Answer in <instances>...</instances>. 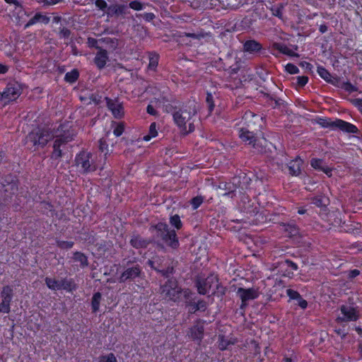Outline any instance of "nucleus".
Returning <instances> with one entry per match:
<instances>
[{
    "mask_svg": "<svg viewBox=\"0 0 362 362\" xmlns=\"http://www.w3.org/2000/svg\"><path fill=\"white\" fill-rule=\"evenodd\" d=\"M285 70L291 74H296L299 71L298 68L292 64H287L285 66Z\"/></svg>",
    "mask_w": 362,
    "mask_h": 362,
    "instance_id": "nucleus-38",
    "label": "nucleus"
},
{
    "mask_svg": "<svg viewBox=\"0 0 362 362\" xmlns=\"http://www.w3.org/2000/svg\"><path fill=\"white\" fill-rule=\"evenodd\" d=\"M6 2L8 3V4H13L14 5H16V7L19 5L18 1L16 0H5Z\"/></svg>",
    "mask_w": 362,
    "mask_h": 362,
    "instance_id": "nucleus-55",
    "label": "nucleus"
},
{
    "mask_svg": "<svg viewBox=\"0 0 362 362\" xmlns=\"http://www.w3.org/2000/svg\"><path fill=\"white\" fill-rule=\"evenodd\" d=\"M54 134L47 128H37L29 134L27 142H31L34 146L43 147L52 139Z\"/></svg>",
    "mask_w": 362,
    "mask_h": 362,
    "instance_id": "nucleus-2",
    "label": "nucleus"
},
{
    "mask_svg": "<svg viewBox=\"0 0 362 362\" xmlns=\"http://www.w3.org/2000/svg\"><path fill=\"white\" fill-rule=\"evenodd\" d=\"M125 8L124 6H117L115 11L116 13H122Z\"/></svg>",
    "mask_w": 362,
    "mask_h": 362,
    "instance_id": "nucleus-53",
    "label": "nucleus"
},
{
    "mask_svg": "<svg viewBox=\"0 0 362 362\" xmlns=\"http://www.w3.org/2000/svg\"><path fill=\"white\" fill-rule=\"evenodd\" d=\"M98 362H117V359L113 354H109L101 356L98 359Z\"/></svg>",
    "mask_w": 362,
    "mask_h": 362,
    "instance_id": "nucleus-34",
    "label": "nucleus"
},
{
    "mask_svg": "<svg viewBox=\"0 0 362 362\" xmlns=\"http://www.w3.org/2000/svg\"><path fill=\"white\" fill-rule=\"evenodd\" d=\"M140 273V269L137 267H134L130 269H127L124 271L120 279L122 281H126L129 279H134Z\"/></svg>",
    "mask_w": 362,
    "mask_h": 362,
    "instance_id": "nucleus-15",
    "label": "nucleus"
},
{
    "mask_svg": "<svg viewBox=\"0 0 362 362\" xmlns=\"http://www.w3.org/2000/svg\"><path fill=\"white\" fill-rule=\"evenodd\" d=\"M359 349H360V352H361V356H362V345H361V346H360V348H359Z\"/></svg>",
    "mask_w": 362,
    "mask_h": 362,
    "instance_id": "nucleus-61",
    "label": "nucleus"
},
{
    "mask_svg": "<svg viewBox=\"0 0 362 362\" xmlns=\"http://www.w3.org/2000/svg\"><path fill=\"white\" fill-rule=\"evenodd\" d=\"M107 55L105 50L99 51L95 58V63L99 69L103 68L107 62Z\"/></svg>",
    "mask_w": 362,
    "mask_h": 362,
    "instance_id": "nucleus-17",
    "label": "nucleus"
},
{
    "mask_svg": "<svg viewBox=\"0 0 362 362\" xmlns=\"http://www.w3.org/2000/svg\"><path fill=\"white\" fill-rule=\"evenodd\" d=\"M78 77V72L76 69H74L65 75V80L69 83H74Z\"/></svg>",
    "mask_w": 362,
    "mask_h": 362,
    "instance_id": "nucleus-29",
    "label": "nucleus"
},
{
    "mask_svg": "<svg viewBox=\"0 0 362 362\" xmlns=\"http://www.w3.org/2000/svg\"><path fill=\"white\" fill-rule=\"evenodd\" d=\"M105 100L108 109L115 117L120 118L124 115V110L121 103L117 100H111L107 98H105Z\"/></svg>",
    "mask_w": 362,
    "mask_h": 362,
    "instance_id": "nucleus-11",
    "label": "nucleus"
},
{
    "mask_svg": "<svg viewBox=\"0 0 362 362\" xmlns=\"http://www.w3.org/2000/svg\"><path fill=\"white\" fill-rule=\"evenodd\" d=\"M310 164L313 168L323 171L329 177L332 175V169L325 166L322 160L313 158Z\"/></svg>",
    "mask_w": 362,
    "mask_h": 362,
    "instance_id": "nucleus-13",
    "label": "nucleus"
},
{
    "mask_svg": "<svg viewBox=\"0 0 362 362\" xmlns=\"http://www.w3.org/2000/svg\"><path fill=\"white\" fill-rule=\"evenodd\" d=\"M132 245H134V246H136V240H132Z\"/></svg>",
    "mask_w": 362,
    "mask_h": 362,
    "instance_id": "nucleus-60",
    "label": "nucleus"
},
{
    "mask_svg": "<svg viewBox=\"0 0 362 362\" xmlns=\"http://www.w3.org/2000/svg\"><path fill=\"white\" fill-rule=\"evenodd\" d=\"M305 212V211L304 209H299L298 210V213L300 214H303Z\"/></svg>",
    "mask_w": 362,
    "mask_h": 362,
    "instance_id": "nucleus-58",
    "label": "nucleus"
},
{
    "mask_svg": "<svg viewBox=\"0 0 362 362\" xmlns=\"http://www.w3.org/2000/svg\"><path fill=\"white\" fill-rule=\"evenodd\" d=\"M202 202H203V199L202 197H197L192 199L191 204L192 205V207L194 209H196L201 205Z\"/></svg>",
    "mask_w": 362,
    "mask_h": 362,
    "instance_id": "nucleus-41",
    "label": "nucleus"
},
{
    "mask_svg": "<svg viewBox=\"0 0 362 362\" xmlns=\"http://www.w3.org/2000/svg\"><path fill=\"white\" fill-rule=\"evenodd\" d=\"M22 87L18 83H9L2 93H0V102L5 105L16 100L21 94Z\"/></svg>",
    "mask_w": 362,
    "mask_h": 362,
    "instance_id": "nucleus-6",
    "label": "nucleus"
},
{
    "mask_svg": "<svg viewBox=\"0 0 362 362\" xmlns=\"http://www.w3.org/2000/svg\"><path fill=\"white\" fill-rule=\"evenodd\" d=\"M318 123L322 127H336L339 129L348 132V133H356L358 130L357 127L354 124L343 121L341 119H336L334 121L327 120L326 119L320 118Z\"/></svg>",
    "mask_w": 362,
    "mask_h": 362,
    "instance_id": "nucleus-7",
    "label": "nucleus"
},
{
    "mask_svg": "<svg viewBox=\"0 0 362 362\" xmlns=\"http://www.w3.org/2000/svg\"><path fill=\"white\" fill-rule=\"evenodd\" d=\"M235 342V339H226L223 337L219 338L218 347L221 350H225L229 348L230 345L234 344Z\"/></svg>",
    "mask_w": 362,
    "mask_h": 362,
    "instance_id": "nucleus-25",
    "label": "nucleus"
},
{
    "mask_svg": "<svg viewBox=\"0 0 362 362\" xmlns=\"http://www.w3.org/2000/svg\"><path fill=\"white\" fill-rule=\"evenodd\" d=\"M204 328L202 325H197L190 330V336L194 340H200L203 336Z\"/></svg>",
    "mask_w": 362,
    "mask_h": 362,
    "instance_id": "nucleus-19",
    "label": "nucleus"
},
{
    "mask_svg": "<svg viewBox=\"0 0 362 362\" xmlns=\"http://www.w3.org/2000/svg\"><path fill=\"white\" fill-rule=\"evenodd\" d=\"M11 300L2 299L0 303V312L3 313H8L10 311V303Z\"/></svg>",
    "mask_w": 362,
    "mask_h": 362,
    "instance_id": "nucleus-33",
    "label": "nucleus"
},
{
    "mask_svg": "<svg viewBox=\"0 0 362 362\" xmlns=\"http://www.w3.org/2000/svg\"><path fill=\"white\" fill-rule=\"evenodd\" d=\"M360 274V272L358 269L351 270L348 272V276L349 278H354Z\"/></svg>",
    "mask_w": 362,
    "mask_h": 362,
    "instance_id": "nucleus-52",
    "label": "nucleus"
},
{
    "mask_svg": "<svg viewBox=\"0 0 362 362\" xmlns=\"http://www.w3.org/2000/svg\"><path fill=\"white\" fill-rule=\"evenodd\" d=\"M102 296L99 292L95 293L92 298L91 307L93 313L99 310Z\"/></svg>",
    "mask_w": 362,
    "mask_h": 362,
    "instance_id": "nucleus-23",
    "label": "nucleus"
},
{
    "mask_svg": "<svg viewBox=\"0 0 362 362\" xmlns=\"http://www.w3.org/2000/svg\"><path fill=\"white\" fill-rule=\"evenodd\" d=\"M284 362H292V360H291V358H285L284 359Z\"/></svg>",
    "mask_w": 362,
    "mask_h": 362,
    "instance_id": "nucleus-57",
    "label": "nucleus"
},
{
    "mask_svg": "<svg viewBox=\"0 0 362 362\" xmlns=\"http://www.w3.org/2000/svg\"><path fill=\"white\" fill-rule=\"evenodd\" d=\"M129 7L135 11H141L144 8V5L139 1H132L129 3Z\"/></svg>",
    "mask_w": 362,
    "mask_h": 362,
    "instance_id": "nucleus-37",
    "label": "nucleus"
},
{
    "mask_svg": "<svg viewBox=\"0 0 362 362\" xmlns=\"http://www.w3.org/2000/svg\"><path fill=\"white\" fill-rule=\"evenodd\" d=\"M170 222L171 225L177 229H180L182 227V222L180 221V216L177 215L171 216Z\"/></svg>",
    "mask_w": 362,
    "mask_h": 362,
    "instance_id": "nucleus-35",
    "label": "nucleus"
},
{
    "mask_svg": "<svg viewBox=\"0 0 362 362\" xmlns=\"http://www.w3.org/2000/svg\"><path fill=\"white\" fill-rule=\"evenodd\" d=\"M308 78L307 76H298L297 78L298 85L300 86H305L308 83Z\"/></svg>",
    "mask_w": 362,
    "mask_h": 362,
    "instance_id": "nucleus-44",
    "label": "nucleus"
},
{
    "mask_svg": "<svg viewBox=\"0 0 362 362\" xmlns=\"http://www.w3.org/2000/svg\"><path fill=\"white\" fill-rule=\"evenodd\" d=\"M158 135V129L156 122L151 123L149 127L148 134L145 135L143 139L146 141H150L151 139L156 137Z\"/></svg>",
    "mask_w": 362,
    "mask_h": 362,
    "instance_id": "nucleus-24",
    "label": "nucleus"
},
{
    "mask_svg": "<svg viewBox=\"0 0 362 362\" xmlns=\"http://www.w3.org/2000/svg\"><path fill=\"white\" fill-rule=\"evenodd\" d=\"M320 30H321L322 32H324V31H325V30H324V28H323L322 26L320 28Z\"/></svg>",
    "mask_w": 362,
    "mask_h": 362,
    "instance_id": "nucleus-62",
    "label": "nucleus"
},
{
    "mask_svg": "<svg viewBox=\"0 0 362 362\" xmlns=\"http://www.w3.org/2000/svg\"><path fill=\"white\" fill-rule=\"evenodd\" d=\"M317 73L320 76L321 78H322L326 81H330L332 78V76L328 72L327 69H325L323 67H318L317 68Z\"/></svg>",
    "mask_w": 362,
    "mask_h": 362,
    "instance_id": "nucleus-30",
    "label": "nucleus"
},
{
    "mask_svg": "<svg viewBox=\"0 0 362 362\" xmlns=\"http://www.w3.org/2000/svg\"><path fill=\"white\" fill-rule=\"evenodd\" d=\"M197 289L200 294H206L210 291L212 293H223V288L219 286L216 275L211 274L206 279H199Z\"/></svg>",
    "mask_w": 362,
    "mask_h": 362,
    "instance_id": "nucleus-4",
    "label": "nucleus"
},
{
    "mask_svg": "<svg viewBox=\"0 0 362 362\" xmlns=\"http://www.w3.org/2000/svg\"><path fill=\"white\" fill-rule=\"evenodd\" d=\"M341 313L342 317H338L339 320L342 321H355L358 317V311L353 305H343L341 308Z\"/></svg>",
    "mask_w": 362,
    "mask_h": 362,
    "instance_id": "nucleus-10",
    "label": "nucleus"
},
{
    "mask_svg": "<svg viewBox=\"0 0 362 362\" xmlns=\"http://www.w3.org/2000/svg\"><path fill=\"white\" fill-rule=\"evenodd\" d=\"M303 160L300 158H296L292 160L288 165V169L291 174L298 175L301 170Z\"/></svg>",
    "mask_w": 362,
    "mask_h": 362,
    "instance_id": "nucleus-16",
    "label": "nucleus"
},
{
    "mask_svg": "<svg viewBox=\"0 0 362 362\" xmlns=\"http://www.w3.org/2000/svg\"><path fill=\"white\" fill-rule=\"evenodd\" d=\"M196 115L194 107L188 106L175 112L173 119L180 131L183 134H188L194 131V122Z\"/></svg>",
    "mask_w": 362,
    "mask_h": 362,
    "instance_id": "nucleus-1",
    "label": "nucleus"
},
{
    "mask_svg": "<svg viewBox=\"0 0 362 362\" xmlns=\"http://www.w3.org/2000/svg\"><path fill=\"white\" fill-rule=\"evenodd\" d=\"M99 147L100 150L105 153V156L108 153V146L105 139H100Z\"/></svg>",
    "mask_w": 362,
    "mask_h": 362,
    "instance_id": "nucleus-40",
    "label": "nucleus"
},
{
    "mask_svg": "<svg viewBox=\"0 0 362 362\" xmlns=\"http://www.w3.org/2000/svg\"><path fill=\"white\" fill-rule=\"evenodd\" d=\"M156 228L160 233V235L172 247L175 248L178 246V240L176 238V233L174 230H168V226L164 223H159Z\"/></svg>",
    "mask_w": 362,
    "mask_h": 362,
    "instance_id": "nucleus-8",
    "label": "nucleus"
},
{
    "mask_svg": "<svg viewBox=\"0 0 362 362\" xmlns=\"http://www.w3.org/2000/svg\"><path fill=\"white\" fill-rule=\"evenodd\" d=\"M326 204H327V200L324 199L320 205H325V206Z\"/></svg>",
    "mask_w": 362,
    "mask_h": 362,
    "instance_id": "nucleus-59",
    "label": "nucleus"
},
{
    "mask_svg": "<svg viewBox=\"0 0 362 362\" xmlns=\"http://www.w3.org/2000/svg\"><path fill=\"white\" fill-rule=\"evenodd\" d=\"M159 102L157 100H153L147 107V112L151 115H156L157 111L156 108L158 107Z\"/></svg>",
    "mask_w": 362,
    "mask_h": 362,
    "instance_id": "nucleus-32",
    "label": "nucleus"
},
{
    "mask_svg": "<svg viewBox=\"0 0 362 362\" xmlns=\"http://www.w3.org/2000/svg\"><path fill=\"white\" fill-rule=\"evenodd\" d=\"M62 0H42L41 2L45 5H55L60 2Z\"/></svg>",
    "mask_w": 362,
    "mask_h": 362,
    "instance_id": "nucleus-51",
    "label": "nucleus"
},
{
    "mask_svg": "<svg viewBox=\"0 0 362 362\" xmlns=\"http://www.w3.org/2000/svg\"><path fill=\"white\" fill-rule=\"evenodd\" d=\"M148 262H149V264H151V265L152 264V262L151 261H149Z\"/></svg>",
    "mask_w": 362,
    "mask_h": 362,
    "instance_id": "nucleus-63",
    "label": "nucleus"
},
{
    "mask_svg": "<svg viewBox=\"0 0 362 362\" xmlns=\"http://www.w3.org/2000/svg\"><path fill=\"white\" fill-rule=\"evenodd\" d=\"M16 19L18 24H23L26 22V18L28 17L26 11L22 8L21 5H18L16 7Z\"/></svg>",
    "mask_w": 362,
    "mask_h": 362,
    "instance_id": "nucleus-22",
    "label": "nucleus"
},
{
    "mask_svg": "<svg viewBox=\"0 0 362 362\" xmlns=\"http://www.w3.org/2000/svg\"><path fill=\"white\" fill-rule=\"evenodd\" d=\"M237 294L242 300L241 307H243L246 305L247 301L258 298L260 292L257 288H239L237 291Z\"/></svg>",
    "mask_w": 362,
    "mask_h": 362,
    "instance_id": "nucleus-9",
    "label": "nucleus"
},
{
    "mask_svg": "<svg viewBox=\"0 0 362 362\" xmlns=\"http://www.w3.org/2000/svg\"><path fill=\"white\" fill-rule=\"evenodd\" d=\"M8 71V67L6 65L0 64V74H5Z\"/></svg>",
    "mask_w": 362,
    "mask_h": 362,
    "instance_id": "nucleus-54",
    "label": "nucleus"
},
{
    "mask_svg": "<svg viewBox=\"0 0 362 362\" xmlns=\"http://www.w3.org/2000/svg\"><path fill=\"white\" fill-rule=\"evenodd\" d=\"M282 267H284V268L286 267L291 270V272H289L286 274H284L285 276H290L291 274H293V271H296L298 269V267L295 263H293L291 261H288V260H286L282 263Z\"/></svg>",
    "mask_w": 362,
    "mask_h": 362,
    "instance_id": "nucleus-27",
    "label": "nucleus"
},
{
    "mask_svg": "<svg viewBox=\"0 0 362 362\" xmlns=\"http://www.w3.org/2000/svg\"><path fill=\"white\" fill-rule=\"evenodd\" d=\"M49 21V18L41 15L40 13H37L35 15L34 17H33L31 19L29 20L28 23H26L25 28H28L37 22H42L44 23H47Z\"/></svg>",
    "mask_w": 362,
    "mask_h": 362,
    "instance_id": "nucleus-21",
    "label": "nucleus"
},
{
    "mask_svg": "<svg viewBox=\"0 0 362 362\" xmlns=\"http://www.w3.org/2000/svg\"><path fill=\"white\" fill-rule=\"evenodd\" d=\"M158 63V56L156 54H151L149 56V64L148 68L154 69Z\"/></svg>",
    "mask_w": 362,
    "mask_h": 362,
    "instance_id": "nucleus-31",
    "label": "nucleus"
},
{
    "mask_svg": "<svg viewBox=\"0 0 362 362\" xmlns=\"http://www.w3.org/2000/svg\"><path fill=\"white\" fill-rule=\"evenodd\" d=\"M298 305L303 309H305L307 308L308 303L307 301L304 299H303L301 297H299L297 300Z\"/></svg>",
    "mask_w": 362,
    "mask_h": 362,
    "instance_id": "nucleus-49",
    "label": "nucleus"
},
{
    "mask_svg": "<svg viewBox=\"0 0 362 362\" xmlns=\"http://www.w3.org/2000/svg\"><path fill=\"white\" fill-rule=\"evenodd\" d=\"M13 296V288L11 286H6L3 288L1 291L2 299L11 300Z\"/></svg>",
    "mask_w": 362,
    "mask_h": 362,
    "instance_id": "nucleus-28",
    "label": "nucleus"
},
{
    "mask_svg": "<svg viewBox=\"0 0 362 362\" xmlns=\"http://www.w3.org/2000/svg\"><path fill=\"white\" fill-rule=\"evenodd\" d=\"M46 284L47 287L52 290H59L64 286V284L61 281H57L54 279L46 278Z\"/></svg>",
    "mask_w": 362,
    "mask_h": 362,
    "instance_id": "nucleus-20",
    "label": "nucleus"
},
{
    "mask_svg": "<svg viewBox=\"0 0 362 362\" xmlns=\"http://www.w3.org/2000/svg\"><path fill=\"white\" fill-rule=\"evenodd\" d=\"M277 49L282 53L285 54H287L288 56H291V57H296L297 56L296 53L295 52V51L286 46V45H277Z\"/></svg>",
    "mask_w": 362,
    "mask_h": 362,
    "instance_id": "nucleus-26",
    "label": "nucleus"
},
{
    "mask_svg": "<svg viewBox=\"0 0 362 362\" xmlns=\"http://www.w3.org/2000/svg\"><path fill=\"white\" fill-rule=\"evenodd\" d=\"M76 163L78 170L81 172H90L98 168H102V165L95 161L93 155L88 152H81L76 157Z\"/></svg>",
    "mask_w": 362,
    "mask_h": 362,
    "instance_id": "nucleus-3",
    "label": "nucleus"
},
{
    "mask_svg": "<svg viewBox=\"0 0 362 362\" xmlns=\"http://www.w3.org/2000/svg\"><path fill=\"white\" fill-rule=\"evenodd\" d=\"M286 293L291 299L298 300L300 297L298 292L291 289H288Z\"/></svg>",
    "mask_w": 362,
    "mask_h": 362,
    "instance_id": "nucleus-42",
    "label": "nucleus"
},
{
    "mask_svg": "<svg viewBox=\"0 0 362 362\" xmlns=\"http://www.w3.org/2000/svg\"><path fill=\"white\" fill-rule=\"evenodd\" d=\"M252 118H259L257 115H255L253 112L249 111L245 112L243 119L248 122H250V119Z\"/></svg>",
    "mask_w": 362,
    "mask_h": 362,
    "instance_id": "nucleus-46",
    "label": "nucleus"
},
{
    "mask_svg": "<svg viewBox=\"0 0 362 362\" xmlns=\"http://www.w3.org/2000/svg\"><path fill=\"white\" fill-rule=\"evenodd\" d=\"M261 48V45L255 40L247 41L244 45V49L250 53L257 52L259 51Z\"/></svg>",
    "mask_w": 362,
    "mask_h": 362,
    "instance_id": "nucleus-18",
    "label": "nucleus"
},
{
    "mask_svg": "<svg viewBox=\"0 0 362 362\" xmlns=\"http://www.w3.org/2000/svg\"><path fill=\"white\" fill-rule=\"evenodd\" d=\"M95 6L100 10L105 11L107 7V4L103 0H96Z\"/></svg>",
    "mask_w": 362,
    "mask_h": 362,
    "instance_id": "nucleus-45",
    "label": "nucleus"
},
{
    "mask_svg": "<svg viewBox=\"0 0 362 362\" xmlns=\"http://www.w3.org/2000/svg\"><path fill=\"white\" fill-rule=\"evenodd\" d=\"M142 16L146 21H151L155 18L154 14L152 13H145L142 14Z\"/></svg>",
    "mask_w": 362,
    "mask_h": 362,
    "instance_id": "nucleus-50",
    "label": "nucleus"
},
{
    "mask_svg": "<svg viewBox=\"0 0 362 362\" xmlns=\"http://www.w3.org/2000/svg\"><path fill=\"white\" fill-rule=\"evenodd\" d=\"M282 8L283 6H280L279 7H276V8L272 9L273 14L281 18L282 16Z\"/></svg>",
    "mask_w": 362,
    "mask_h": 362,
    "instance_id": "nucleus-47",
    "label": "nucleus"
},
{
    "mask_svg": "<svg viewBox=\"0 0 362 362\" xmlns=\"http://www.w3.org/2000/svg\"><path fill=\"white\" fill-rule=\"evenodd\" d=\"M74 259L76 261L79 262L82 266H85L87 264L86 257L81 252H76L74 254Z\"/></svg>",
    "mask_w": 362,
    "mask_h": 362,
    "instance_id": "nucleus-36",
    "label": "nucleus"
},
{
    "mask_svg": "<svg viewBox=\"0 0 362 362\" xmlns=\"http://www.w3.org/2000/svg\"><path fill=\"white\" fill-rule=\"evenodd\" d=\"M56 139L54 144V151L53 156L58 158L62 155V150L60 149V146L64 142H68L72 139V136H70V134H62L61 132L57 134L56 136Z\"/></svg>",
    "mask_w": 362,
    "mask_h": 362,
    "instance_id": "nucleus-12",
    "label": "nucleus"
},
{
    "mask_svg": "<svg viewBox=\"0 0 362 362\" xmlns=\"http://www.w3.org/2000/svg\"><path fill=\"white\" fill-rule=\"evenodd\" d=\"M162 293L165 298L173 301L179 300L182 296L185 298L188 296L187 291H180L175 280H169L168 283L163 286Z\"/></svg>",
    "mask_w": 362,
    "mask_h": 362,
    "instance_id": "nucleus-5",
    "label": "nucleus"
},
{
    "mask_svg": "<svg viewBox=\"0 0 362 362\" xmlns=\"http://www.w3.org/2000/svg\"><path fill=\"white\" fill-rule=\"evenodd\" d=\"M124 129V124L122 123H118L115 124L113 133L116 136H119L122 134Z\"/></svg>",
    "mask_w": 362,
    "mask_h": 362,
    "instance_id": "nucleus-39",
    "label": "nucleus"
},
{
    "mask_svg": "<svg viewBox=\"0 0 362 362\" xmlns=\"http://www.w3.org/2000/svg\"><path fill=\"white\" fill-rule=\"evenodd\" d=\"M74 243L71 241H59L58 242V245L62 248H71L73 246Z\"/></svg>",
    "mask_w": 362,
    "mask_h": 362,
    "instance_id": "nucleus-43",
    "label": "nucleus"
},
{
    "mask_svg": "<svg viewBox=\"0 0 362 362\" xmlns=\"http://www.w3.org/2000/svg\"><path fill=\"white\" fill-rule=\"evenodd\" d=\"M100 99H101V96L99 97L98 98L96 97H94L92 100L94 102V103L99 104L100 103Z\"/></svg>",
    "mask_w": 362,
    "mask_h": 362,
    "instance_id": "nucleus-56",
    "label": "nucleus"
},
{
    "mask_svg": "<svg viewBox=\"0 0 362 362\" xmlns=\"http://www.w3.org/2000/svg\"><path fill=\"white\" fill-rule=\"evenodd\" d=\"M206 103L209 106V109L211 110L214 107L213 96L211 93L207 94Z\"/></svg>",
    "mask_w": 362,
    "mask_h": 362,
    "instance_id": "nucleus-48",
    "label": "nucleus"
},
{
    "mask_svg": "<svg viewBox=\"0 0 362 362\" xmlns=\"http://www.w3.org/2000/svg\"><path fill=\"white\" fill-rule=\"evenodd\" d=\"M239 136L247 144H253L255 141V138L252 132L249 130L241 129L239 133Z\"/></svg>",
    "mask_w": 362,
    "mask_h": 362,
    "instance_id": "nucleus-14",
    "label": "nucleus"
}]
</instances>
